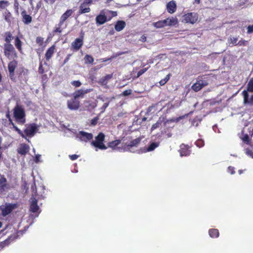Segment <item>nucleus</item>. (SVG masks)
Here are the masks:
<instances>
[{
  "label": "nucleus",
  "mask_w": 253,
  "mask_h": 253,
  "mask_svg": "<svg viewBox=\"0 0 253 253\" xmlns=\"http://www.w3.org/2000/svg\"><path fill=\"white\" fill-rule=\"evenodd\" d=\"M13 117L19 124L23 125L26 122V113L23 106L16 104L13 109Z\"/></svg>",
  "instance_id": "nucleus-1"
},
{
  "label": "nucleus",
  "mask_w": 253,
  "mask_h": 253,
  "mask_svg": "<svg viewBox=\"0 0 253 253\" xmlns=\"http://www.w3.org/2000/svg\"><path fill=\"white\" fill-rule=\"evenodd\" d=\"M188 115L189 114H186L184 115L179 116V117L176 118L175 119H171L169 120H166L165 117L161 116L160 117H159L157 122L152 125L151 130V131H153L155 129L159 127L163 123H164V126H166L167 124L172 122H178L180 120L184 119V118L188 117Z\"/></svg>",
  "instance_id": "nucleus-2"
},
{
  "label": "nucleus",
  "mask_w": 253,
  "mask_h": 253,
  "mask_svg": "<svg viewBox=\"0 0 253 253\" xmlns=\"http://www.w3.org/2000/svg\"><path fill=\"white\" fill-rule=\"evenodd\" d=\"M3 49L4 56L8 59L17 58V53L12 44H4Z\"/></svg>",
  "instance_id": "nucleus-3"
},
{
  "label": "nucleus",
  "mask_w": 253,
  "mask_h": 253,
  "mask_svg": "<svg viewBox=\"0 0 253 253\" xmlns=\"http://www.w3.org/2000/svg\"><path fill=\"white\" fill-rule=\"evenodd\" d=\"M105 134L102 132H99L95 137V140L92 141L91 144L94 147L101 150H105L107 147L105 145L103 142L105 140Z\"/></svg>",
  "instance_id": "nucleus-4"
},
{
  "label": "nucleus",
  "mask_w": 253,
  "mask_h": 253,
  "mask_svg": "<svg viewBox=\"0 0 253 253\" xmlns=\"http://www.w3.org/2000/svg\"><path fill=\"white\" fill-rule=\"evenodd\" d=\"M108 12L111 14V15L107 18L105 15L103 11H101L100 13L95 18L96 23L97 24L102 25L106 22L110 21L113 17H115L117 15V12L116 11L109 10Z\"/></svg>",
  "instance_id": "nucleus-5"
},
{
  "label": "nucleus",
  "mask_w": 253,
  "mask_h": 253,
  "mask_svg": "<svg viewBox=\"0 0 253 253\" xmlns=\"http://www.w3.org/2000/svg\"><path fill=\"white\" fill-rule=\"evenodd\" d=\"M26 128L24 130L23 134L26 137H32L34 136L37 132L38 126L36 123H32L30 124H27L26 125Z\"/></svg>",
  "instance_id": "nucleus-6"
},
{
  "label": "nucleus",
  "mask_w": 253,
  "mask_h": 253,
  "mask_svg": "<svg viewBox=\"0 0 253 253\" xmlns=\"http://www.w3.org/2000/svg\"><path fill=\"white\" fill-rule=\"evenodd\" d=\"M198 19V15L196 13L189 12L185 14L182 16V22L185 23H195Z\"/></svg>",
  "instance_id": "nucleus-7"
},
{
  "label": "nucleus",
  "mask_w": 253,
  "mask_h": 253,
  "mask_svg": "<svg viewBox=\"0 0 253 253\" xmlns=\"http://www.w3.org/2000/svg\"><path fill=\"white\" fill-rule=\"evenodd\" d=\"M17 65L18 62L15 60V59L10 61L8 64V70L9 73V77L10 79L12 81L15 80L14 72Z\"/></svg>",
  "instance_id": "nucleus-8"
},
{
  "label": "nucleus",
  "mask_w": 253,
  "mask_h": 253,
  "mask_svg": "<svg viewBox=\"0 0 253 253\" xmlns=\"http://www.w3.org/2000/svg\"><path fill=\"white\" fill-rule=\"evenodd\" d=\"M68 108L71 110H77L80 106V102L74 97L68 100L67 102Z\"/></svg>",
  "instance_id": "nucleus-9"
},
{
  "label": "nucleus",
  "mask_w": 253,
  "mask_h": 253,
  "mask_svg": "<svg viewBox=\"0 0 253 253\" xmlns=\"http://www.w3.org/2000/svg\"><path fill=\"white\" fill-rule=\"evenodd\" d=\"M0 194H1L7 191L10 186L4 175L0 174Z\"/></svg>",
  "instance_id": "nucleus-10"
},
{
  "label": "nucleus",
  "mask_w": 253,
  "mask_h": 253,
  "mask_svg": "<svg viewBox=\"0 0 253 253\" xmlns=\"http://www.w3.org/2000/svg\"><path fill=\"white\" fill-rule=\"evenodd\" d=\"M207 85L208 83L206 81L199 80H197V82L191 86V89L195 92H198Z\"/></svg>",
  "instance_id": "nucleus-11"
},
{
  "label": "nucleus",
  "mask_w": 253,
  "mask_h": 253,
  "mask_svg": "<svg viewBox=\"0 0 253 253\" xmlns=\"http://www.w3.org/2000/svg\"><path fill=\"white\" fill-rule=\"evenodd\" d=\"M78 137L81 141L87 142L93 138V135L91 133L81 131L79 132Z\"/></svg>",
  "instance_id": "nucleus-12"
},
{
  "label": "nucleus",
  "mask_w": 253,
  "mask_h": 253,
  "mask_svg": "<svg viewBox=\"0 0 253 253\" xmlns=\"http://www.w3.org/2000/svg\"><path fill=\"white\" fill-rule=\"evenodd\" d=\"M84 43L83 38H77L72 43V48L76 51L79 50L80 48L83 46Z\"/></svg>",
  "instance_id": "nucleus-13"
},
{
  "label": "nucleus",
  "mask_w": 253,
  "mask_h": 253,
  "mask_svg": "<svg viewBox=\"0 0 253 253\" xmlns=\"http://www.w3.org/2000/svg\"><path fill=\"white\" fill-rule=\"evenodd\" d=\"M190 147L188 145L182 144L180 146L179 153L181 156H187L190 154Z\"/></svg>",
  "instance_id": "nucleus-14"
},
{
  "label": "nucleus",
  "mask_w": 253,
  "mask_h": 253,
  "mask_svg": "<svg viewBox=\"0 0 253 253\" xmlns=\"http://www.w3.org/2000/svg\"><path fill=\"white\" fill-rule=\"evenodd\" d=\"M30 206V211L33 213L37 212L39 210V207L38 205V200L35 198H32Z\"/></svg>",
  "instance_id": "nucleus-15"
},
{
  "label": "nucleus",
  "mask_w": 253,
  "mask_h": 253,
  "mask_svg": "<svg viewBox=\"0 0 253 253\" xmlns=\"http://www.w3.org/2000/svg\"><path fill=\"white\" fill-rule=\"evenodd\" d=\"M74 10L72 9L67 10L60 17V25L63 24L65 21L72 15Z\"/></svg>",
  "instance_id": "nucleus-16"
},
{
  "label": "nucleus",
  "mask_w": 253,
  "mask_h": 253,
  "mask_svg": "<svg viewBox=\"0 0 253 253\" xmlns=\"http://www.w3.org/2000/svg\"><path fill=\"white\" fill-rule=\"evenodd\" d=\"M89 91L90 90L88 89H78L73 93V97L77 99H78L79 98H83L84 97V95L85 94L89 92Z\"/></svg>",
  "instance_id": "nucleus-17"
},
{
  "label": "nucleus",
  "mask_w": 253,
  "mask_h": 253,
  "mask_svg": "<svg viewBox=\"0 0 253 253\" xmlns=\"http://www.w3.org/2000/svg\"><path fill=\"white\" fill-rule=\"evenodd\" d=\"M22 17V21L25 24H29L31 23L32 21V17L27 14V12L25 10H23L21 13Z\"/></svg>",
  "instance_id": "nucleus-18"
},
{
  "label": "nucleus",
  "mask_w": 253,
  "mask_h": 253,
  "mask_svg": "<svg viewBox=\"0 0 253 253\" xmlns=\"http://www.w3.org/2000/svg\"><path fill=\"white\" fill-rule=\"evenodd\" d=\"M30 148L28 145L22 143L17 149V152L21 155H25L29 151Z\"/></svg>",
  "instance_id": "nucleus-19"
},
{
  "label": "nucleus",
  "mask_w": 253,
  "mask_h": 253,
  "mask_svg": "<svg viewBox=\"0 0 253 253\" xmlns=\"http://www.w3.org/2000/svg\"><path fill=\"white\" fill-rule=\"evenodd\" d=\"M55 51V45H52L51 47L48 48L45 54V58L46 61H49L52 57Z\"/></svg>",
  "instance_id": "nucleus-20"
},
{
  "label": "nucleus",
  "mask_w": 253,
  "mask_h": 253,
  "mask_svg": "<svg viewBox=\"0 0 253 253\" xmlns=\"http://www.w3.org/2000/svg\"><path fill=\"white\" fill-rule=\"evenodd\" d=\"M90 11V8L89 6L83 2L80 6L79 10L78 11V15L88 13Z\"/></svg>",
  "instance_id": "nucleus-21"
},
{
  "label": "nucleus",
  "mask_w": 253,
  "mask_h": 253,
  "mask_svg": "<svg viewBox=\"0 0 253 253\" xmlns=\"http://www.w3.org/2000/svg\"><path fill=\"white\" fill-rule=\"evenodd\" d=\"M167 9L169 13H173L176 10L175 2L173 0L169 2L167 5Z\"/></svg>",
  "instance_id": "nucleus-22"
},
{
  "label": "nucleus",
  "mask_w": 253,
  "mask_h": 253,
  "mask_svg": "<svg viewBox=\"0 0 253 253\" xmlns=\"http://www.w3.org/2000/svg\"><path fill=\"white\" fill-rule=\"evenodd\" d=\"M3 36L5 42L4 44H11V41L14 39L12 33L10 31L5 32Z\"/></svg>",
  "instance_id": "nucleus-23"
},
{
  "label": "nucleus",
  "mask_w": 253,
  "mask_h": 253,
  "mask_svg": "<svg viewBox=\"0 0 253 253\" xmlns=\"http://www.w3.org/2000/svg\"><path fill=\"white\" fill-rule=\"evenodd\" d=\"M113 78V74H108L106 76L101 78L99 81L98 84L102 85H106L110 80Z\"/></svg>",
  "instance_id": "nucleus-24"
},
{
  "label": "nucleus",
  "mask_w": 253,
  "mask_h": 253,
  "mask_svg": "<svg viewBox=\"0 0 253 253\" xmlns=\"http://www.w3.org/2000/svg\"><path fill=\"white\" fill-rule=\"evenodd\" d=\"M14 45L20 53H22L23 42L18 36L14 37Z\"/></svg>",
  "instance_id": "nucleus-25"
},
{
  "label": "nucleus",
  "mask_w": 253,
  "mask_h": 253,
  "mask_svg": "<svg viewBox=\"0 0 253 253\" xmlns=\"http://www.w3.org/2000/svg\"><path fill=\"white\" fill-rule=\"evenodd\" d=\"M14 206L12 204H9L1 209L2 215L6 216L11 212L14 209Z\"/></svg>",
  "instance_id": "nucleus-26"
},
{
  "label": "nucleus",
  "mask_w": 253,
  "mask_h": 253,
  "mask_svg": "<svg viewBox=\"0 0 253 253\" xmlns=\"http://www.w3.org/2000/svg\"><path fill=\"white\" fill-rule=\"evenodd\" d=\"M242 94L244 97V104H248L251 103L253 104V94L252 95L250 100H249V93L246 90H244L242 92Z\"/></svg>",
  "instance_id": "nucleus-27"
},
{
  "label": "nucleus",
  "mask_w": 253,
  "mask_h": 253,
  "mask_svg": "<svg viewBox=\"0 0 253 253\" xmlns=\"http://www.w3.org/2000/svg\"><path fill=\"white\" fill-rule=\"evenodd\" d=\"M126 26V23L125 21L122 20H119L116 22V24L115 25V30L120 32L122 31Z\"/></svg>",
  "instance_id": "nucleus-28"
},
{
  "label": "nucleus",
  "mask_w": 253,
  "mask_h": 253,
  "mask_svg": "<svg viewBox=\"0 0 253 253\" xmlns=\"http://www.w3.org/2000/svg\"><path fill=\"white\" fill-rule=\"evenodd\" d=\"M8 121L9 122V124L12 125V128L14 129V130L23 138H25V135L23 134V132L17 126H15L14 123L13 122L11 119H9Z\"/></svg>",
  "instance_id": "nucleus-29"
},
{
  "label": "nucleus",
  "mask_w": 253,
  "mask_h": 253,
  "mask_svg": "<svg viewBox=\"0 0 253 253\" xmlns=\"http://www.w3.org/2000/svg\"><path fill=\"white\" fill-rule=\"evenodd\" d=\"M209 234L211 238H217L219 235L218 230L215 228L210 229L209 230Z\"/></svg>",
  "instance_id": "nucleus-30"
},
{
  "label": "nucleus",
  "mask_w": 253,
  "mask_h": 253,
  "mask_svg": "<svg viewBox=\"0 0 253 253\" xmlns=\"http://www.w3.org/2000/svg\"><path fill=\"white\" fill-rule=\"evenodd\" d=\"M121 140L120 139L115 140L111 142H109L108 144V146L109 147L112 148L113 149H115L116 147H117L120 143Z\"/></svg>",
  "instance_id": "nucleus-31"
},
{
  "label": "nucleus",
  "mask_w": 253,
  "mask_h": 253,
  "mask_svg": "<svg viewBox=\"0 0 253 253\" xmlns=\"http://www.w3.org/2000/svg\"><path fill=\"white\" fill-rule=\"evenodd\" d=\"M141 139L139 138H137L135 139L132 140L130 143L127 145L128 147H132L134 146H137L140 142Z\"/></svg>",
  "instance_id": "nucleus-32"
},
{
  "label": "nucleus",
  "mask_w": 253,
  "mask_h": 253,
  "mask_svg": "<svg viewBox=\"0 0 253 253\" xmlns=\"http://www.w3.org/2000/svg\"><path fill=\"white\" fill-rule=\"evenodd\" d=\"M63 24L60 25V21L59 22L58 24L55 26L54 30H53V35L56 34L57 33L60 34L62 33L63 31V29L61 28Z\"/></svg>",
  "instance_id": "nucleus-33"
},
{
  "label": "nucleus",
  "mask_w": 253,
  "mask_h": 253,
  "mask_svg": "<svg viewBox=\"0 0 253 253\" xmlns=\"http://www.w3.org/2000/svg\"><path fill=\"white\" fill-rule=\"evenodd\" d=\"M84 63L86 64H92L94 62V58L91 55L86 54L84 57Z\"/></svg>",
  "instance_id": "nucleus-34"
},
{
  "label": "nucleus",
  "mask_w": 253,
  "mask_h": 253,
  "mask_svg": "<svg viewBox=\"0 0 253 253\" xmlns=\"http://www.w3.org/2000/svg\"><path fill=\"white\" fill-rule=\"evenodd\" d=\"M159 145V143L158 142H152L147 147V151L150 152L154 150L155 148L158 147Z\"/></svg>",
  "instance_id": "nucleus-35"
},
{
  "label": "nucleus",
  "mask_w": 253,
  "mask_h": 253,
  "mask_svg": "<svg viewBox=\"0 0 253 253\" xmlns=\"http://www.w3.org/2000/svg\"><path fill=\"white\" fill-rule=\"evenodd\" d=\"M10 3L7 0H0V10L4 9L9 5Z\"/></svg>",
  "instance_id": "nucleus-36"
},
{
  "label": "nucleus",
  "mask_w": 253,
  "mask_h": 253,
  "mask_svg": "<svg viewBox=\"0 0 253 253\" xmlns=\"http://www.w3.org/2000/svg\"><path fill=\"white\" fill-rule=\"evenodd\" d=\"M247 92H253V78H251L247 84Z\"/></svg>",
  "instance_id": "nucleus-37"
},
{
  "label": "nucleus",
  "mask_w": 253,
  "mask_h": 253,
  "mask_svg": "<svg viewBox=\"0 0 253 253\" xmlns=\"http://www.w3.org/2000/svg\"><path fill=\"white\" fill-rule=\"evenodd\" d=\"M168 26H174L178 23L177 19L176 17L169 18Z\"/></svg>",
  "instance_id": "nucleus-38"
},
{
  "label": "nucleus",
  "mask_w": 253,
  "mask_h": 253,
  "mask_svg": "<svg viewBox=\"0 0 253 253\" xmlns=\"http://www.w3.org/2000/svg\"><path fill=\"white\" fill-rule=\"evenodd\" d=\"M3 16L4 17V19L6 21H10L11 14L8 10H7V9L5 10V11L3 13Z\"/></svg>",
  "instance_id": "nucleus-39"
},
{
  "label": "nucleus",
  "mask_w": 253,
  "mask_h": 253,
  "mask_svg": "<svg viewBox=\"0 0 253 253\" xmlns=\"http://www.w3.org/2000/svg\"><path fill=\"white\" fill-rule=\"evenodd\" d=\"M171 74H169L168 75H167L166 76V77L163 79H162L160 82H159V84L161 85H165L167 82L169 80V78H170V77L171 76Z\"/></svg>",
  "instance_id": "nucleus-40"
},
{
  "label": "nucleus",
  "mask_w": 253,
  "mask_h": 253,
  "mask_svg": "<svg viewBox=\"0 0 253 253\" xmlns=\"http://www.w3.org/2000/svg\"><path fill=\"white\" fill-rule=\"evenodd\" d=\"M243 141L247 144H250L251 139L248 134H244L243 137L241 138Z\"/></svg>",
  "instance_id": "nucleus-41"
},
{
  "label": "nucleus",
  "mask_w": 253,
  "mask_h": 253,
  "mask_svg": "<svg viewBox=\"0 0 253 253\" xmlns=\"http://www.w3.org/2000/svg\"><path fill=\"white\" fill-rule=\"evenodd\" d=\"M195 144L198 147L201 148L205 145L204 141L202 139H198L195 143Z\"/></svg>",
  "instance_id": "nucleus-42"
},
{
  "label": "nucleus",
  "mask_w": 253,
  "mask_h": 253,
  "mask_svg": "<svg viewBox=\"0 0 253 253\" xmlns=\"http://www.w3.org/2000/svg\"><path fill=\"white\" fill-rule=\"evenodd\" d=\"M124 53V52H118V53H116L115 54H113V55H112L109 58L104 59L103 60V61H108V60H112V59H114L115 58H116L117 57H118V56H119L120 55H122Z\"/></svg>",
  "instance_id": "nucleus-43"
},
{
  "label": "nucleus",
  "mask_w": 253,
  "mask_h": 253,
  "mask_svg": "<svg viewBox=\"0 0 253 253\" xmlns=\"http://www.w3.org/2000/svg\"><path fill=\"white\" fill-rule=\"evenodd\" d=\"M153 25L156 28H161L164 27L162 20L158 21L156 22H154Z\"/></svg>",
  "instance_id": "nucleus-44"
},
{
  "label": "nucleus",
  "mask_w": 253,
  "mask_h": 253,
  "mask_svg": "<svg viewBox=\"0 0 253 253\" xmlns=\"http://www.w3.org/2000/svg\"><path fill=\"white\" fill-rule=\"evenodd\" d=\"M9 244V241L5 240L3 242L0 243V251L3 249L5 246H7Z\"/></svg>",
  "instance_id": "nucleus-45"
},
{
  "label": "nucleus",
  "mask_w": 253,
  "mask_h": 253,
  "mask_svg": "<svg viewBox=\"0 0 253 253\" xmlns=\"http://www.w3.org/2000/svg\"><path fill=\"white\" fill-rule=\"evenodd\" d=\"M9 244V241L5 240L3 242L0 243V251L3 249L5 246H7Z\"/></svg>",
  "instance_id": "nucleus-46"
},
{
  "label": "nucleus",
  "mask_w": 253,
  "mask_h": 253,
  "mask_svg": "<svg viewBox=\"0 0 253 253\" xmlns=\"http://www.w3.org/2000/svg\"><path fill=\"white\" fill-rule=\"evenodd\" d=\"M36 42L40 46L42 45L43 43V38L41 37H38L36 38Z\"/></svg>",
  "instance_id": "nucleus-47"
},
{
  "label": "nucleus",
  "mask_w": 253,
  "mask_h": 253,
  "mask_svg": "<svg viewBox=\"0 0 253 253\" xmlns=\"http://www.w3.org/2000/svg\"><path fill=\"white\" fill-rule=\"evenodd\" d=\"M248 42L245 40H241L238 42V45L240 46H246L248 44Z\"/></svg>",
  "instance_id": "nucleus-48"
},
{
  "label": "nucleus",
  "mask_w": 253,
  "mask_h": 253,
  "mask_svg": "<svg viewBox=\"0 0 253 253\" xmlns=\"http://www.w3.org/2000/svg\"><path fill=\"white\" fill-rule=\"evenodd\" d=\"M148 69V68H143V69L140 70V71H139L137 74V78H138L140 76H141L143 74H144L145 72H146Z\"/></svg>",
  "instance_id": "nucleus-49"
},
{
  "label": "nucleus",
  "mask_w": 253,
  "mask_h": 253,
  "mask_svg": "<svg viewBox=\"0 0 253 253\" xmlns=\"http://www.w3.org/2000/svg\"><path fill=\"white\" fill-rule=\"evenodd\" d=\"M38 72H39V74H43L44 72V69H43L42 63V61L40 62V63Z\"/></svg>",
  "instance_id": "nucleus-50"
},
{
  "label": "nucleus",
  "mask_w": 253,
  "mask_h": 253,
  "mask_svg": "<svg viewBox=\"0 0 253 253\" xmlns=\"http://www.w3.org/2000/svg\"><path fill=\"white\" fill-rule=\"evenodd\" d=\"M71 84L76 87H79L82 84L81 82L79 81H74L71 82Z\"/></svg>",
  "instance_id": "nucleus-51"
},
{
  "label": "nucleus",
  "mask_w": 253,
  "mask_h": 253,
  "mask_svg": "<svg viewBox=\"0 0 253 253\" xmlns=\"http://www.w3.org/2000/svg\"><path fill=\"white\" fill-rule=\"evenodd\" d=\"M227 171L231 174H233L235 173V168L233 167L229 166L227 168Z\"/></svg>",
  "instance_id": "nucleus-52"
},
{
  "label": "nucleus",
  "mask_w": 253,
  "mask_h": 253,
  "mask_svg": "<svg viewBox=\"0 0 253 253\" xmlns=\"http://www.w3.org/2000/svg\"><path fill=\"white\" fill-rule=\"evenodd\" d=\"M19 6V3L17 2V1L16 0H15V1H14V9H15V12L18 14L19 13V11H18Z\"/></svg>",
  "instance_id": "nucleus-53"
},
{
  "label": "nucleus",
  "mask_w": 253,
  "mask_h": 253,
  "mask_svg": "<svg viewBox=\"0 0 253 253\" xmlns=\"http://www.w3.org/2000/svg\"><path fill=\"white\" fill-rule=\"evenodd\" d=\"M231 43H232L234 45H238V38L233 37L230 38Z\"/></svg>",
  "instance_id": "nucleus-54"
},
{
  "label": "nucleus",
  "mask_w": 253,
  "mask_h": 253,
  "mask_svg": "<svg viewBox=\"0 0 253 253\" xmlns=\"http://www.w3.org/2000/svg\"><path fill=\"white\" fill-rule=\"evenodd\" d=\"M131 93V89H128V90H126L124 91L123 92L122 94L124 96H127V95H130Z\"/></svg>",
  "instance_id": "nucleus-55"
},
{
  "label": "nucleus",
  "mask_w": 253,
  "mask_h": 253,
  "mask_svg": "<svg viewBox=\"0 0 253 253\" xmlns=\"http://www.w3.org/2000/svg\"><path fill=\"white\" fill-rule=\"evenodd\" d=\"M253 32V25H249L247 27V33L251 34Z\"/></svg>",
  "instance_id": "nucleus-56"
},
{
  "label": "nucleus",
  "mask_w": 253,
  "mask_h": 253,
  "mask_svg": "<svg viewBox=\"0 0 253 253\" xmlns=\"http://www.w3.org/2000/svg\"><path fill=\"white\" fill-rule=\"evenodd\" d=\"M98 118L97 117H95L91 121V124L93 126H95L97 124Z\"/></svg>",
  "instance_id": "nucleus-57"
},
{
  "label": "nucleus",
  "mask_w": 253,
  "mask_h": 253,
  "mask_svg": "<svg viewBox=\"0 0 253 253\" xmlns=\"http://www.w3.org/2000/svg\"><path fill=\"white\" fill-rule=\"evenodd\" d=\"M71 56V54H69L68 55H67V56H66V57L65 58L64 60V62H63V65H64L67 62H68V61H69V60L70 59V58Z\"/></svg>",
  "instance_id": "nucleus-58"
},
{
  "label": "nucleus",
  "mask_w": 253,
  "mask_h": 253,
  "mask_svg": "<svg viewBox=\"0 0 253 253\" xmlns=\"http://www.w3.org/2000/svg\"><path fill=\"white\" fill-rule=\"evenodd\" d=\"M79 157V156L76 154H73L70 156V158L71 160H75Z\"/></svg>",
  "instance_id": "nucleus-59"
},
{
  "label": "nucleus",
  "mask_w": 253,
  "mask_h": 253,
  "mask_svg": "<svg viewBox=\"0 0 253 253\" xmlns=\"http://www.w3.org/2000/svg\"><path fill=\"white\" fill-rule=\"evenodd\" d=\"M92 0H84L83 2L89 6L91 4H92Z\"/></svg>",
  "instance_id": "nucleus-60"
},
{
  "label": "nucleus",
  "mask_w": 253,
  "mask_h": 253,
  "mask_svg": "<svg viewBox=\"0 0 253 253\" xmlns=\"http://www.w3.org/2000/svg\"><path fill=\"white\" fill-rule=\"evenodd\" d=\"M168 21H169V18H167L166 19L162 20L163 24L164 25V27L168 25V23H169Z\"/></svg>",
  "instance_id": "nucleus-61"
},
{
  "label": "nucleus",
  "mask_w": 253,
  "mask_h": 253,
  "mask_svg": "<svg viewBox=\"0 0 253 253\" xmlns=\"http://www.w3.org/2000/svg\"><path fill=\"white\" fill-rule=\"evenodd\" d=\"M46 2L50 4H53L55 2L56 0H44Z\"/></svg>",
  "instance_id": "nucleus-62"
},
{
  "label": "nucleus",
  "mask_w": 253,
  "mask_h": 253,
  "mask_svg": "<svg viewBox=\"0 0 253 253\" xmlns=\"http://www.w3.org/2000/svg\"><path fill=\"white\" fill-rule=\"evenodd\" d=\"M142 42H145L146 41V37L143 35L141 37V40Z\"/></svg>",
  "instance_id": "nucleus-63"
},
{
  "label": "nucleus",
  "mask_w": 253,
  "mask_h": 253,
  "mask_svg": "<svg viewBox=\"0 0 253 253\" xmlns=\"http://www.w3.org/2000/svg\"><path fill=\"white\" fill-rule=\"evenodd\" d=\"M109 103H105L103 104L102 108L104 110H105L108 106Z\"/></svg>",
  "instance_id": "nucleus-64"
}]
</instances>
